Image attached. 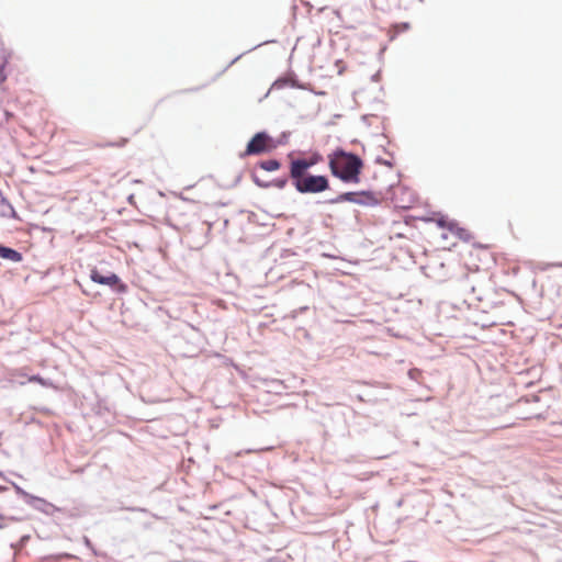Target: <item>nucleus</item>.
<instances>
[{"label":"nucleus","instance_id":"obj_16","mask_svg":"<svg viewBox=\"0 0 562 562\" xmlns=\"http://www.w3.org/2000/svg\"><path fill=\"white\" fill-rule=\"evenodd\" d=\"M434 215L436 216L435 222H436L437 226L441 229H447L448 232H450V229H451V224L456 223V221H457L453 218H449L448 215H445L441 213H435Z\"/></svg>","mask_w":562,"mask_h":562},{"label":"nucleus","instance_id":"obj_34","mask_svg":"<svg viewBox=\"0 0 562 562\" xmlns=\"http://www.w3.org/2000/svg\"><path fill=\"white\" fill-rule=\"evenodd\" d=\"M85 543L87 547L92 548V542L89 538L85 537Z\"/></svg>","mask_w":562,"mask_h":562},{"label":"nucleus","instance_id":"obj_17","mask_svg":"<svg viewBox=\"0 0 562 562\" xmlns=\"http://www.w3.org/2000/svg\"><path fill=\"white\" fill-rule=\"evenodd\" d=\"M29 382H34V383H38L40 385H42L43 387H47V389H56L53 380L50 379H47V378H44L42 376L41 374H32L30 378H29Z\"/></svg>","mask_w":562,"mask_h":562},{"label":"nucleus","instance_id":"obj_31","mask_svg":"<svg viewBox=\"0 0 562 562\" xmlns=\"http://www.w3.org/2000/svg\"><path fill=\"white\" fill-rule=\"evenodd\" d=\"M370 116H371L370 114H363V115L361 116V121H362L363 123L368 124Z\"/></svg>","mask_w":562,"mask_h":562},{"label":"nucleus","instance_id":"obj_4","mask_svg":"<svg viewBox=\"0 0 562 562\" xmlns=\"http://www.w3.org/2000/svg\"><path fill=\"white\" fill-rule=\"evenodd\" d=\"M90 280L93 283L109 286L117 294L126 293L128 290V285L122 281L119 274L112 271L103 272L95 267L90 270Z\"/></svg>","mask_w":562,"mask_h":562},{"label":"nucleus","instance_id":"obj_41","mask_svg":"<svg viewBox=\"0 0 562 562\" xmlns=\"http://www.w3.org/2000/svg\"><path fill=\"white\" fill-rule=\"evenodd\" d=\"M241 179V175H239L237 178H236V183L239 182Z\"/></svg>","mask_w":562,"mask_h":562},{"label":"nucleus","instance_id":"obj_45","mask_svg":"<svg viewBox=\"0 0 562 562\" xmlns=\"http://www.w3.org/2000/svg\"><path fill=\"white\" fill-rule=\"evenodd\" d=\"M557 266H558V267H562V262H560V263H557Z\"/></svg>","mask_w":562,"mask_h":562},{"label":"nucleus","instance_id":"obj_23","mask_svg":"<svg viewBox=\"0 0 562 562\" xmlns=\"http://www.w3.org/2000/svg\"><path fill=\"white\" fill-rule=\"evenodd\" d=\"M30 538H31V537H30V535H23V536L18 540V542H15V543H11V548H12V549H14V550H18V549H20V550H21V549H23V548L27 544V542H29Z\"/></svg>","mask_w":562,"mask_h":562},{"label":"nucleus","instance_id":"obj_25","mask_svg":"<svg viewBox=\"0 0 562 562\" xmlns=\"http://www.w3.org/2000/svg\"><path fill=\"white\" fill-rule=\"evenodd\" d=\"M374 162L378 164V165H382V166L389 167V168H392L394 166V162L392 160L384 159L381 156H378L375 158Z\"/></svg>","mask_w":562,"mask_h":562},{"label":"nucleus","instance_id":"obj_24","mask_svg":"<svg viewBox=\"0 0 562 562\" xmlns=\"http://www.w3.org/2000/svg\"><path fill=\"white\" fill-rule=\"evenodd\" d=\"M306 159H307V166H310V168H313L316 164L322 161L323 156L316 151V153L312 154V156L310 158H306Z\"/></svg>","mask_w":562,"mask_h":562},{"label":"nucleus","instance_id":"obj_3","mask_svg":"<svg viewBox=\"0 0 562 562\" xmlns=\"http://www.w3.org/2000/svg\"><path fill=\"white\" fill-rule=\"evenodd\" d=\"M294 188L301 194H317L329 190L330 183L326 175H314L311 172L302 178Z\"/></svg>","mask_w":562,"mask_h":562},{"label":"nucleus","instance_id":"obj_43","mask_svg":"<svg viewBox=\"0 0 562 562\" xmlns=\"http://www.w3.org/2000/svg\"><path fill=\"white\" fill-rule=\"evenodd\" d=\"M192 187H193V186H188V187H186L184 189H186V190H190Z\"/></svg>","mask_w":562,"mask_h":562},{"label":"nucleus","instance_id":"obj_35","mask_svg":"<svg viewBox=\"0 0 562 562\" xmlns=\"http://www.w3.org/2000/svg\"><path fill=\"white\" fill-rule=\"evenodd\" d=\"M371 79H372L373 81H378V80L380 79V72H375V74L371 77Z\"/></svg>","mask_w":562,"mask_h":562},{"label":"nucleus","instance_id":"obj_11","mask_svg":"<svg viewBox=\"0 0 562 562\" xmlns=\"http://www.w3.org/2000/svg\"><path fill=\"white\" fill-rule=\"evenodd\" d=\"M270 43H277L276 40H267V41H263L255 46H252L251 48L247 49L246 52L239 54L238 56H236L234 59L231 60V63L224 67L213 79L212 81H215L220 76H222L225 71H227L235 63H237L243 56H245L246 54L261 47V46H265L267 44H270Z\"/></svg>","mask_w":562,"mask_h":562},{"label":"nucleus","instance_id":"obj_40","mask_svg":"<svg viewBox=\"0 0 562 562\" xmlns=\"http://www.w3.org/2000/svg\"><path fill=\"white\" fill-rule=\"evenodd\" d=\"M4 528H7V525L2 520V521H0V529H4Z\"/></svg>","mask_w":562,"mask_h":562},{"label":"nucleus","instance_id":"obj_37","mask_svg":"<svg viewBox=\"0 0 562 562\" xmlns=\"http://www.w3.org/2000/svg\"><path fill=\"white\" fill-rule=\"evenodd\" d=\"M0 477L3 480V481H9V479L4 475V473L0 470Z\"/></svg>","mask_w":562,"mask_h":562},{"label":"nucleus","instance_id":"obj_9","mask_svg":"<svg viewBox=\"0 0 562 562\" xmlns=\"http://www.w3.org/2000/svg\"><path fill=\"white\" fill-rule=\"evenodd\" d=\"M0 258L19 263L23 260V254L18 249L0 244Z\"/></svg>","mask_w":562,"mask_h":562},{"label":"nucleus","instance_id":"obj_26","mask_svg":"<svg viewBox=\"0 0 562 562\" xmlns=\"http://www.w3.org/2000/svg\"><path fill=\"white\" fill-rule=\"evenodd\" d=\"M103 411L109 412V408H108L105 405H103L101 402H98L97 411H95V412H97V414H98V415H102V414H103Z\"/></svg>","mask_w":562,"mask_h":562},{"label":"nucleus","instance_id":"obj_29","mask_svg":"<svg viewBox=\"0 0 562 562\" xmlns=\"http://www.w3.org/2000/svg\"><path fill=\"white\" fill-rule=\"evenodd\" d=\"M7 520H10V521H21V520H22V518L16 517V516H8V517H7Z\"/></svg>","mask_w":562,"mask_h":562},{"label":"nucleus","instance_id":"obj_1","mask_svg":"<svg viewBox=\"0 0 562 562\" xmlns=\"http://www.w3.org/2000/svg\"><path fill=\"white\" fill-rule=\"evenodd\" d=\"M328 168L333 177L344 183L357 184L361 181L363 160L353 151L336 147L328 156Z\"/></svg>","mask_w":562,"mask_h":562},{"label":"nucleus","instance_id":"obj_13","mask_svg":"<svg viewBox=\"0 0 562 562\" xmlns=\"http://www.w3.org/2000/svg\"><path fill=\"white\" fill-rule=\"evenodd\" d=\"M450 233L464 243H469L473 238L472 233L467 228L460 226L458 221L451 224Z\"/></svg>","mask_w":562,"mask_h":562},{"label":"nucleus","instance_id":"obj_38","mask_svg":"<svg viewBox=\"0 0 562 562\" xmlns=\"http://www.w3.org/2000/svg\"><path fill=\"white\" fill-rule=\"evenodd\" d=\"M7 517H8V516L3 515V514L0 512V521H2V520H7Z\"/></svg>","mask_w":562,"mask_h":562},{"label":"nucleus","instance_id":"obj_30","mask_svg":"<svg viewBox=\"0 0 562 562\" xmlns=\"http://www.w3.org/2000/svg\"><path fill=\"white\" fill-rule=\"evenodd\" d=\"M200 89H201V87H195V88L182 90L181 92H195V91H199Z\"/></svg>","mask_w":562,"mask_h":562},{"label":"nucleus","instance_id":"obj_19","mask_svg":"<svg viewBox=\"0 0 562 562\" xmlns=\"http://www.w3.org/2000/svg\"><path fill=\"white\" fill-rule=\"evenodd\" d=\"M290 181V178L289 176H282V177H278L271 181H267V183L269 184V188H277V189H284L286 187V184L289 183Z\"/></svg>","mask_w":562,"mask_h":562},{"label":"nucleus","instance_id":"obj_46","mask_svg":"<svg viewBox=\"0 0 562 562\" xmlns=\"http://www.w3.org/2000/svg\"><path fill=\"white\" fill-rule=\"evenodd\" d=\"M420 2H423L424 0H419Z\"/></svg>","mask_w":562,"mask_h":562},{"label":"nucleus","instance_id":"obj_39","mask_svg":"<svg viewBox=\"0 0 562 562\" xmlns=\"http://www.w3.org/2000/svg\"><path fill=\"white\" fill-rule=\"evenodd\" d=\"M179 199H181L182 201H188V199L184 196V194L180 193L179 195Z\"/></svg>","mask_w":562,"mask_h":562},{"label":"nucleus","instance_id":"obj_33","mask_svg":"<svg viewBox=\"0 0 562 562\" xmlns=\"http://www.w3.org/2000/svg\"><path fill=\"white\" fill-rule=\"evenodd\" d=\"M3 114H4V116H5V120H7V121H8V120H10V119L13 116V114H12V113H10V112H9V111H7V110H4V111H3Z\"/></svg>","mask_w":562,"mask_h":562},{"label":"nucleus","instance_id":"obj_36","mask_svg":"<svg viewBox=\"0 0 562 562\" xmlns=\"http://www.w3.org/2000/svg\"><path fill=\"white\" fill-rule=\"evenodd\" d=\"M8 490H9V487H8V486H5V485H0V494H1V493L7 492Z\"/></svg>","mask_w":562,"mask_h":562},{"label":"nucleus","instance_id":"obj_8","mask_svg":"<svg viewBox=\"0 0 562 562\" xmlns=\"http://www.w3.org/2000/svg\"><path fill=\"white\" fill-rule=\"evenodd\" d=\"M359 196L357 199V204L362 206H378L380 205V200L376 196V193L370 189L358 191Z\"/></svg>","mask_w":562,"mask_h":562},{"label":"nucleus","instance_id":"obj_7","mask_svg":"<svg viewBox=\"0 0 562 562\" xmlns=\"http://www.w3.org/2000/svg\"><path fill=\"white\" fill-rule=\"evenodd\" d=\"M27 505H30L33 509H35L42 514H45L46 516H54L55 513L63 512V509L60 507L52 504L50 502H48L47 499H45L43 497H40L36 495L32 496V498Z\"/></svg>","mask_w":562,"mask_h":562},{"label":"nucleus","instance_id":"obj_22","mask_svg":"<svg viewBox=\"0 0 562 562\" xmlns=\"http://www.w3.org/2000/svg\"><path fill=\"white\" fill-rule=\"evenodd\" d=\"M127 143H128V138L127 137H121L116 142H106L104 144H100L99 146L100 147H119V148H122V147L126 146Z\"/></svg>","mask_w":562,"mask_h":562},{"label":"nucleus","instance_id":"obj_12","mask_svg":"<svg viewBox=\"0 0 562 562\" xmlns=\"http://www.w3.org/2000/svg\"><path fill=\"white\" fill-rule=\"evenodd\" d=\"M0 216L5 218L20 220L15 209L5 196L0 199Z\"/></svg>","mask_w":562,"mask_h":562},{"label":"nucleus","instance_id":"obj_20","mask_svg":"<svg viewBox=\"0 0 562 562\" xmlns=\"http://www.w3.org/2000/svg\"><path fill=\"white\" fill-rule=\"evenodd\" d=\"M290 134L282 132L278 138L272 137V150L274 151L278 147L285 145L289 140Z\"/></svg>","mask_w":562,"mask_h":562},{"label":"nucleus","instance_id":"obj_5","mask_svg":"<svg viewBox=\"0 0 562 562\" xmlns=\"http://www.w3.org/2000/svg\"><path fill=\"white\" fill-rule=\"evenodd\" d=\"M284 88H293V89H300L305 90L306 85L301 82L296 76V74L293 70H288L283 75L279 76L271 85L268 92L265 94V97H268L271 90H280Z\"/></svg>","mask_w":562,"mask_h":562},{"label":"nucleus","instance_id":"obj_32","mask_svg":"<svg viewBox=\"0 0 562 562\" xmlns=\"http://www.w3.org/2000/svg\"><path fill=\"white\" fill-rule=\"evenodd\" d=\"M382 148H383V153H384V154H386V155H389V156H391V157H393V156H394V153H393V151H390L385 146H382Z\"/></svg>","mask_w":562,"mask_h":562},{"label":"nucleus","instance_id":"obj_10","mask_svg":"<svg viewBox=\"0 0 562 562\" xmlns=\"http://www.w3.org/2000/svg\"><path fill=\"white\" fill-rule=\"evenodd\" d=\"M358 196H359L358 191L341 192L338 195L326 200L325 203L339 204V203H344V202H350V203L357 204Z\"/></svg>","mask_w":562,"mask_h":562},{"label":"nucleus","instance_id":"obj_42","mask_svg":"<svg viewBox=\"0 0 562 562\" xmlns=\"http://www.w3.org/2000/svg\"><path fill=\"white\" fill-rule=\"evenodd\" d=\"M475 247L482 248L483 246L481 244H474Z\"/></svg>","mask_w":562,"mask_h":562},{"label":"nucleus","instance_id":"obj_15","mask_svg":"<svg viewBox=\"0 0 562 562\" xmlns=\"http://www.w3.org/2000/svg\"><path fill=\"white\" fill-rule=\"evenodd\" d=\"M256 166L265 171L273 172L282 167V162L277 158H270L267 160H259Z\"/></svg>","mask_w":562,"mask_h":562},{"label":"nucleus","instance_id":"obj_27","mask_svg":"<svg viewBox=\"0 0 562 562\" xmlns=\"http://www.w3.org/2000/svg\"><path fill=\"white\" fill-rule=\"evenodd\" d=\"M397 26L400 27L401 32H404L409 30L411 24L408 22H401L400 24H397Z\"/></svg>","mask_w":562,"mask_h":562},{"label":"nucleus","instance_id":"obj_2","mask_svg":"<svg viewBox=\"0 0 562 562\" xmlns=\"http://www.w3.org/2000/svg\"><path fill=\"white\" fill-rule=\"evenodd\" d=\"M272 151V136L266 130H262L256 132L249 138L245 149L239 153L238 157L245 159L249 156H261Z\"/></svg>","mask_w":562,"mask_h":562},{"label":"nucleus","instance_id":"obj_28","mask_svg":"<svg viewBox=\"0 0 562 562\" xmlns=\"http://www.w3.org/2000/svg\"><path fill=\"white\" fill-rule=\"evenodd\" d=\"M130 510H133V512H140V513H144L146 514L147 510L145 508H140V507H133V508H128Z\"/></svg>","mask_w":562,"mask_h":562},{"label":"nucleus","instance_id":"obj_44","mask_svg":"<svg viewBox=\"0 0 562 562\" xmlns=\"http://www.w3.org/2000/svg\"><path fill=\"white\" fill-rule=\"evenodd\" d=\"M441 237H442V239H446L447 238V234H442Z\"/></svg>","mask_w":562,"mask_h":562},{"label":"nucleus","instance_id":"obj_14","mask_svg":"<svg viewBox=\"0 0 562 562\" xmlns=\"http://www.w3.org/2000/svg\"><path fill=\"white\" fill-rule=\"evenodd\" d=\"M263 385L268 393L276 395H281L286 389L284 383L277 379L263 380Z\"/></svg>","mask_w":562,"mask_h":562},{"label":"nucleus","instance_id":"obj_6","mask_svg":"<svg viewBox=\"0 0 562 562\" xmlns=\"http://www.w3.org/2000/svg\"><path fill=\"white\" fill-rule=\"evenodd\" d=\"M310 166H307V159L305 158H295L290 161L289 165V178L294 187L297 182L302 180V178L310 175Z\"/></svg>","mask_w":562,"mask_h":562},{"label":"nucleus","instance_id":"obj_18","mask_svg":"<svg viewBox=\"0 0 562 562\" xmlns=\"http://www.w3.org/2000/svg\"><path fill=\"white\" fill-rule=\"evenodd\" d=\"M8 483L11 484V486L14 488L15 493L23 498V501L29 504V502L31 501L33 494L26 492L23 487H21L19 484H16L15 482L11 481L9 479V481H7Z\"/></svg>","mask_w":562,"mask_h":562},{"label":"nucleus","instance_id":"obj_21","mask_svg":"<svg viewBox=\"0 0 562 562\" xmlns=\"http://www.w3.org/2000/svg\"><path fill=\"white\" fill-rule=\"evenodd\" d=\"M250 178L252 180V182L260 189H269V184L267 183L266 180H262L259 178V176L257 175L256 170H252L250 172Z\"/></svg>","mask_w":562,"mask_h":562}]
</instances>
